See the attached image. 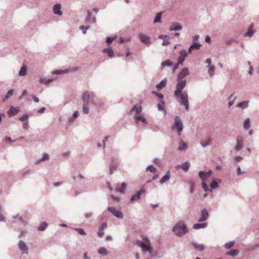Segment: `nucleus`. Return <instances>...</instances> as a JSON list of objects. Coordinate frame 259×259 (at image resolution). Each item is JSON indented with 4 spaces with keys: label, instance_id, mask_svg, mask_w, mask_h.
Returning a JSON list of instances; mask_svg holds the SVG:
<instances>
[{
    "label": "nucleus",
    "instance_id": "nucleus-1",
    "mask_svg": "<svg viewBox=\"0 0 259 259\" xmlns=\"http://www.w3.org/2000/svg\"><path fill=\"white\" fill-rule=\"evenodd\" d=\"M178 83L176 85V89L175 91V96L177 97L178 101L183 104L186 109H189L188 95L186 91L182 92V90L186 87V80H178Z\"/></svg>",
    "mask_w": 259,
    "mask_h": 259
},
{
    "label": "nucleus",
    "instance_id": "nucleus-2",
    "mask_svg": "<svg viewBox=\"0 0 259 259\" xmlns=\"http://www.w3.org/2000/svg\"><path fill=\"white\" fill-rule=\"evenodd\" d=\"M172 231L177 235L181 236L187 232L186 225L184 222L180 221L174 227Z\"/></svg>",
    "mask_w": 259,
    "mask_h": 259
},
{
    "label": "nucleus",
    "instance_id": "nucleus-3",
    "mask_svg": "<svg viewBox=\"0 0 259 259\" xmlns=\"http://www.w3.org/2000/svg\"><path fill=\"white\" fill-rule=\"evenodd\" d=\"M137 244L144 251H148L150 253H152V248L150 246V240L148 238H143V241L138 240Z\"/></svg>",
    "mask_w": 259,
    "mask_h": 259
},
{
    "label": "nucleus",
    "instance_id": "nucleus-4",
    "mask_svg": "<svg viewBox=\"0 0 259 259\" xmlns=\"http://www.w3.org/2000/svg\"><path fill=\"white\" fill-rule=\"evenodd\" d=\"M176 128L178 130L179 136L181 135V133L183 129V125L181 120L179 116H176L175 119V125L173 128Z\"/></svg>",
    "mask_w": 259,
    "mask_h": 259
},
{
    "label": "nucleus",
    "instance_id": "nucleus-5",
    "mask_svg": "<svg viewBox=\"0 0 259 259\" xmlns=\"http://www.w3.org/2000/svg\"><path fill=\"white\" fill-rule=\"evenodd\" d=\"M95 95L93 93L89 91L85 92L82 95L83 104H89L90 99H93Z\"/></svg>",
    "mask_w": 259,
    "mask_h": 259
},
{
    "label": "nucleus",
    "instance_id": "nucleus-6",
    "mask_svg": "<svg viewBox=\"0 0 259 259\" xmlns=\"http://www.w3.org/2000/svg\"><path fill=\"white\" fill-rule=\"evenodd\" d=\"M108 209L110 212H111L114 215H115L117 218H122V214L121 212V211H120L116 209L114 207H108Z\"/></svg>",
    "mask_w": 259,
    "mask_h": 259
},
{
    "label": "nucleus",
    "instance_id": "nucleus-7",
    "mask_svg": "<svg viewBox=\"0 0 259 259\" xmlns=\"http://www.w3.org/2000/svg\"><path fill=\"white\" fill-rule=\"evenodd\" d=\"M212 174V172L211 170L208 171V172H204L202 171H200L199 173V176L201 179L203 181H205L208 178H209Z\"/></svg>",
    "mask_w": 259,
    "mask_h": 259
},
{
    "label": "nucleus",
    "instance_id": "nucleus-8",
    "mask_svg": "<svg viewBox=\"0 0 259 259\" xmlns=\"http://www.w3.org/2000/svg\"><path fill=\"white\" fill-rule=\"evenodd\" d=\"M189 74V70L187 68H183L179 73L177 80H183L182 79Z\"/></svg>",
    "mask_w": 259,
    "mask_h": 259
},
{
    "label": "nucleus",
    "instance_id": "nucleus-9",
    "mask_svg": "<svg viewBox=\"0 0 259 259\" xmlns=\"http://www.w3.org/2000/svg\"><path fill=\"white\" fill-rule=\"evenodd\" d=\"M180 57L178 59L179 63H182L184 60L185 58L187 56V53L186 51L183 50L180 52Z\"/></svg>",
    "mask_w": 259,
    "mask_h": 259
},
{
    "label": "nucleus",
    "instance_id": "nucleus-10",
    "mask_svg": "<svg viewBox=\"0 0 259 259\" xmlns=\"http://www.w3.org/2000/svg\"><path fill=\"white\" fill-rule=\"evenodd\" d=\"M78 69V68L76 67L68 69L57 70L55 72V73L57 74H62V73H68L69 72L76 71Z\"/></svg>",
    "mask_w": 259,
    "mask_h": 259
},
{
    "label": "nucleus",
    "instance_id": "nucleus-11",
    "mask_svg": "<svg viewBox=\"0 0 259 259\" xmlns=\"http://www.w3.org/2000/svg\"><path fill=\"white\" fill-rule=\"evenodd\" d=\"M243 138L241 136H238L237 138V145L236 149L238 150H240L243 147Z\"/></svg>",
    "mask_w": 259,
    "mask_h": 259
},
{
    "label": "nucleus",
    "instance_id": "nucleus-12",
    "mask_svg": "<svg viewBox=\"0 0 259 259\" xmlns=\"http://www.w3.org/2000/svg\"><path fill=\"white\" fill-rule=\"evenodd\" d=\"M61 6L60 4H56L53 8L54 14L61 16L62 12L61 11Z\"/></svg>",
    "mask_w": 259,
    "mask_h": 259
},
{
    "label": "nucleus",
    "instance_id": "nucleus-13",
    "mask_svg": "<svg viewBox=\"0 0 259 259\" xmlns=\"http://www.w3.org/2000/svg\"><path fill=\"white\" fill-rule=\"evenodd\" d=\"M20 112V109L19 107H14L11 106L9 111V114L11 116H14Z\"/></svg>",
    "mask_w": 259,
    "mask_h": 259
},
{
    "label": "nucleus",
    "instance_id": "nucleus-14",
    "mask_svg": "<svg viewBox=\"0 0 259 259\" xmlns=\"http://www.w3.org/2000/svg\"><path fill=\"white\" fill-rule=\"evenodd\" d=\"M139 37L141 41L145 44L150 43V37L144 34H140Z\"/></svg>",
    "mask_w": 259,
    "mask_h": 259
},
{
    "label": "nucleus",
    "instance_id": "nucleus-15",
    "mask_svg": "<svg viewBox=\"0 0 259 259\" xmlns=\"http://www.w3.org/2000/svg\"><path fill=\"white\" fill-rule=\"evenodd\" d=\"M208 216V213L206 209H204L201 211V217L199 219V222H201L205 221Z\"/></svg>",
    "mask_w": 259,
    "mask_h": 259
},
{
    "label": "nucleus",
    "instance_id": "nucleus-16",
    "mask_svg": "<svg viewBox=\"0 0 259 259\" xmlns=\"http://www.w3.org/2000/svg\"><path fill=\"white\" fill-rule=\"evenodd\" d=\"M142 107L140 105H135L131 110L130 112H135L136 114H138L142 112Z\"/></svg>",
    "mask_w": 259,
    "mask_h": 259
},
{
    "label": "nucleus",
    "instance_id": "nucleus-17",
    "mask_svg": "<svg viewBox=\"0 0 259 259\" xmlns=\"http://www.w3.org/2000/svg\"><path fill=\"white\" fill-rule=\"evenodd\" d=\"M212 143V140L210 138H206L202 140L201 142V145L203 147H206L207 146L210 145Z\"/></svg>",
    "mask_w": 259,
    "mask_h": 259
},
{
    "label": "nucleus",
    "instance_id": "nucleus-18",
    "mask_svg": "<svg viewBox=\"0 0 259 259\" xmlns=\"http://www.w3.org/2000/svg\"><path fill=\"white\" fill-rule=\"evenodd\" d=\"M145 191L144 189H141L139 192H138L136 194L134 195L131 198V201H133L134 200H138L142 193H145Z\"/></svg>",
    "mask_w": 259,
    "mask_h": 259
},
{
    "label": "nucleus",
    "instance_id": "nucleus-19",
    "mask_svg": "<svg viewBox=\"0 0 259 259\" xmlns=\"http://www.w3.org/2000/svg\"><path fill=\"white\" fill-rule=\"evenodd\" d=\"M170 178V172L167 171L166 175L164 176L160 180V183L163 184L165 182L167 181Z\"/></svg>",
    "mask_w": 259,
    "mask_h": 259
},
{
    "label": "nucleus",
    "instance_id": "nucleus-20",
    "mask_svg": "<svg viewBox=\"0 0 259 259\" xmlns=\"http://www.w3.org/2000/svg\"><path fill=\"white\" fill-rule=\"evenodd\" d=\"M19 246L20 249L24 252L27 253V248L25 244V243L22 241H20L19 243Z\"/></svg>",
    "mask_w": 259,
    "mask_h": 259
},
{
    "label": "nucleus",
    "instance_id": "nucleus-21",
    "mask_svg": "<svg viewBox=\"0 0 259 259\" xmlns=\"http://www.w3.org/2000/svg\"><path fill=\"white\" fill-rule=\"evenodd\" d=\"M125 187H126V184L124 182H123L121 184L120 186H118L116 188V191L120 192V193H124Z\"/></svg>",
    "mask_w": 259,
    "mask_h": 259
},
{
    "label": "nucleus",
    "instance_id": "nucleus-22",
    "mask_svg": "<svg viewBox=\"0 0 259 259\" xmlns=\"http://www.w3.org/2000/svg\"><path fill=\"white\" fill-rule=\"evenodd\" d=\"M166 84V79L162 80L159 84H158L156 86V88L157 90L160 91L163 88H164Z\"/></svg>",
    "mask_w": 259,
    "mask_h": 259
},
{
    "label": "nucleus",
    "instance_id": "nucleus-23",
    "mask_svg": "<svg viewBox=\"0 0 259 259\" xmlns=\"http://www.w3.org/2000/svg\"><path fill=\"white\" fill-rule=\"evenodd\" d=\"M182 27L179 24H172L170 27V30H181Z\"/></svg>",
    "mask_w": 259,
    "mask_h": 259
},
{
    "label": "nucleus",
    "instance_id": "nucleus-24",
    "mask_svg": "<svg viewBox=\"0 0 259 259\" xmlns=\"http://www.w3.org/2000/svg\"><path fill=\"white\" fill-rule=\"evenodd\" d=\"M103 52L104 53H107L108 56L110 57H113V55H114L113 51L112 50V49H111V48L104 49L103 51Z\"/></svg>",
    "mask_w": 259,
    "mask_h": 259
},
{
    "label": "nucleus",
    "instance_id": "nucleus-25",
    "mask_svg": "<svg viewBox=\"0 0 259 259\" xmlns=\"http://www.w3.org/2000/svg\"><path fill=\"white\" fill-rule=\"evenodd\" d=\"M206 223H201V224H196L194 225L193 228L195 229H199L201 228H204L206 226Z\"/></svg>",
    "mask_w": 259,
    "mask_h": 259
},
{
    "label": "nucleus",
    "instance_id": "nucleus-26",
    "mask_svg": "<svg viewBox=\"0 0 259 259\" xmlns=\"http://www.w3.org/2000/svg\"><path fill=\"white\" fill-rule=\"evenodd\" d=\"M201 46V45H199L198 44H194L193 45H191L190 47V48L189 49V52L191 53V51L193 49H196V50L199 49Z\"/></svg>",
    "mask_w": 259,
    "mask_h": 259
},
{
    "label": "nucleus",
    "instance_id": "nucleus-27",
    "mask_svg": "<svg viewBox=\"0 0 259 259\" xmlns=\"http://www.w3.org/2000/svg\"><path fill=\"white\" fill-rule=\"evenodd\" d=\"M135 118L138 121H141L143 123H146L147 122L146 119L143 116L140 115H136Z\"/></svg>",
    "mask_w": 259,
    "mask_h": 259
},
{
    "label": "nucleus",
    "instance_id": "nucleus-28",
    "mask_svg": "<svg viewBox=\"0 0 259 259\" xmlns=\"http://www.w3.org/2000/svg\"><path fill=\"white\" fill-rule=\"evenodd\" d=\"M27 68L26 66L23 65L19 71V75L20 76H24L26 74Z\"/></svg>",
    "mask_w": 259,
    "mask_h": 259
},
{
    "label": "nucleus",
    "instance_id": "nucleus-29",
    "mask_svg": "<svg viewBox=\"0 0 259 259\" xmlns=\"http://www.w3.org/2000/svg\"><path fill=\"white\" fill-rule=\"evenodd\" d=\"M98 252L102 255H106L108 254V251L104 247H100L98 250Z\"/></svg>",
    "mask_w": 259,
    "mask_h": 259
},
{
    "label": "nucleus",
    "instance_id": "nucleus-30",
    "mask_svg": "<svg viewBox=\"0 0 259 259\" xmlns=\"http://www.w3.org/2000/svg\"><path fill=\"white\" fill-rule=\"evenodd\" d=\"M179 167H181L182 169L186 170H188L190 167V163L188 162L183 163L181 165H179Z\"/></svg>",
    "mask_w": 259,
    "mask_h": 259
},
{
    "label": "nucleus",
    "instance_id": "nucleus-31",
    "mask_svg": "<svg viewBox=\"0 0 259 259\" xmlns=\"http://www.w3.org/2000/svg\"><path fill=\"white\" fill-rule=\"evenodd\" d=\"M193 245L195 248L198 250L203 251L204 249V247L203 244H197L196 243H193Z\"/></svg>",
    "mask_w": 259,
    "mask_h": 259
},
{
    "label": "nucleus",
    "instance_id": "nucleus-32",
    "mask_svg": "<svg viewBox=\"0 0 259 259\" xmlns=\"http://www.w3.org/2000/svg\"><path fill=\"white\" fill-rule=\"evenodd\" d=\"M252 29H253V26L252 25H251L248 28V31L245 33L244 35L245 36L248 35L249 36H251L253 34V32H254L253 30H252Z\"/></svg>",
    "mask_w": 259,
    "mask_h": 259
},
{
    "label": "nucleus",
    "instance_id": "nucleus-33",
    "mask_svg": "<svg viewBox=\"0 0 259 259\" xmlns=\"http://www.w3.org/2000/svg\"><path fill=\"white\" fill-rule=\"evenodd\" d=\"M48 224L46 222H43L38 227V230L40 231H44L47 227Z\"/></svg>",
    "mask_w": 259,
    "mask_h": 259
},
{
    "label": "nucleus",
    "instance_id": "nucleus-34",
    "mask_svg": "<svg viewBox=\"0 0 259 259\" xmlns=\"http://www.w3.org/2000/svg\"><path fill=\"white\" fill-rule=\"evenodd\" d=\"M158 108L159 110H163L164 108V102L162 100H160L157 105Z\"/></svg>",
    "mask_w": 259,
    "mask_h": 259
},
{
    "label": "nucleus",
    "instance_id": "nucleus-35",
    "mask_svg": "<svg viewBox=\"0 0 259 259\" xmlns=\"http://www.w3.org/2000/svg\"><path fill=\"white\" fill-rule=\"evenodd\" d=\"M215 67L213 65L208 66V72L209 74L212 76L213 75Z\"/></svg>",
    "mask_w": 259,
    "mask_h": 259
},
{
    "label": "nucleus",
    "instance_id": "nucleus-36",
    "mask_svg": "<svg viewBox=\"0 0 259 259\" xmlns=\"http://www.w3.org/2000/svg\"><path fill=\"white\" fill-rule=\"evenodd\" d=\"M238 251L237 250L232 249L230 251H228L226 253L227 255H231L232 256H235L237 255Z\"/></svg>",
    "mask_w": 259,
    "mask_h": 259
},
{
    "label": "nucleus",
    "instance_id": "nucleus-37",
    "mask_svg": "<svg viewBox=\"0 0 259 259\" xmlns=\"http://www.w3.org/2000/svg\"><path fill=\"white\" fill-rule=\"evenodd\" d=\"M244 128L246 130H247L250 127V120L249 118H247L244 122L243 124Z\"/></svg>",
    "mask_w": 259,
    "mask_h": 259
},
{
    "label": "nucleus",
    "instance_id": "nucleus-38",
    "mask_svg": "<svg viewBox=\"0 0 259 259\" xmlns=\"http://www.w3.org/2000/svg\"><path fill=\"white\" fill-rule=\"evenodd\" d=\"M172 65V63L169 60H166L165 61H163V62H162L161 63V66L164 67L165 66H171Z\"/></svg>",
    "mask_w": 259,
    "mask_h": 259
},
{
    "label": "nucleus",
    "instance_id": "nucleus-39",
    "mask_svg": "<svg viewBox=\"0 0 259 259\" xmlns=\"http://www.w3.org/2000/svg\"><path fill=\"white\" fill-rule=\"evenodd\" d=\"M146 170L150 171L151 172H152L153 174H155L156 171V169L153 165H150L147 168Z\"/></svg>",
    "mask_w": 259,
    "mask_h": 259
},
{
    "label": "nucleus",
    "instance_id": "nucleus-40",
    "mask_svg": "<svg viewBox=\"0 0 259 259\" xmlns=\"http://www.w3.org/2000/svg\"><path fill=\"white\" fill-rule=\"evenodd\" d=\"M247 106H248V102H247V101H243L241 103H239L237 105V107H238L246 108Z\"/></svg>",
    "mask_w": 259,
    "mask_h": 259
},
{
    "label": "nucleus",
    "instance_id": "nucleus-41",
    "mask_svg": "<svg viewBox=\"0 0 259 259\" xmlns=\"http://www.w3.org/2000/svg\"><path fill=\"white\" fill-rule=\"evenodd\" d=\"M88 104H83L82 110H83V113H85V114H88L89 113V107H88Z\"/></svg>",
    "mask_w": 259,
    "mask_h": 259
},
{
    "label": "nucleus",
    "instance_id": "nucleus-42",
    "mask_svg": "<svg viewBox=\"0 0 259 259\" xmlns=\"http://www.w3.org/2000/svg\"><path fill=\"white\" fill-rule=\"evenodd\" d=\"M187 147L186 143L183 141H181L179 144V149L183 150Z\"/></svg>",
    "mask_w": 259,
    "mask_h": 259
},
{
    "label": "nucleus",
    "instance_id": "nucleus-43",
    "mask_svg": "<svg viewBox=\"0 0 259 259\" xmlns=\"http://www.w3.org/2000/svg\"><path fill=\"white\" fill-rule=\"evenodd\" d=\"M161 14L158 13L156 15L155 19L154 20V23H157V22H160L161 21Z\"/></svg>",
    "mask_w": 259,
    "mask_h": 259
},
{
    "label": "nucleus",
    "instance_id": "nucleus-44",
    "mask_svg": "<svg viewBox=\"0 0 259 259\" xmlns=\"http://www.w3.org/2000/svg\"><path fill=\"white\" fill-rule=\"evenodd\" d=\"M169 44V37L168 36H164L163 39V41L162 44V46H167Z\"/></svg>",
    "mask_w": 259,
    "mask_h": 259
},
{
    "label": "nucleus",
    "instance_id": "nucleus-45",
    "mask_svg": "<svg viewBox=\"0 0 259 259\" xmlns=\"http://www.w3.org/2000/svg\"><path fill=\"white\" fill-rule=\"evenodd\" d=\"M117 165L113 163H111L110 166L109 174L111 175L113 173V171L116 169Z\"/></svg>",
    "mask_w": 259,
    "mask_h": 259
},
{
    "label": "nucleus",
    "instance_id": "nucleus-46",
    "mask_svg": "<svg viewBox=\"0 0 259 259\" xmlns=\"http://www.w3.org/2000/svg\"><path fill=\"white\" fill-rule=\"evenodd\" d=\"M234 242H229L228 243H226L225 245V246L226 248L227 249H230L234 245Z\"/></svg>",
    "mask_w": 259,
    "mask_h": 259
},
{
    "label": "nucleus",
    "instance_id": "nucleus-47",
    "mask_svg": "<svg viewBox=\"0 0 259 259\" xmlns=\"http://www.w3.org/2000/svg\"><path fill=\"white\" fill-rule=\"evenodd\" d=\"M13 92H14L13 90H10L8 92L7 94L5 97V100H7L10 96H12L13 94Z\"/></svg>",
    "mask_w": 259,
    "mask_h": 259
},
{
    "label": "nucleus",
    "instance_id": "nucleus-48",
    "mask_svg": "<svg viewBox=\"0 0 259 259\" xmlns=\"http://www.w3.org/2000/svg\"><path fill=\"white\" fill-rule=\"evenodd\" d=\"M211 189H215L218 187V184L215 181H213L210 184Z\"/></svg>",
    "mask_w": 259,
    "mask_h": 259
},
{
    "label": "nucleus",
    "instance_id": "nucleus-49",
    "mask_svg": "<svg viewBox=\"0 0 259 259\" xmlns=\"http://www.w3.org/2000/svg\"><path fill=\"white\" fill-rule=\"evenodd\" d=\"M29 115L28 114H25L20 118V120L22 121H27V119L28 118Z\"/></svg>",
    "mask_w": 259,
    "mask_h": 259
},
{
    "label": "nucleus",
    "instance_id": "nucleus-50",
    "mask_svg": "<svg viewBox=\"0 0 259 259\" xmlns=\"http://www.w3.org/2000/svg\"><path fill=\"white\" fill-rule=\"evenodd\" d=\"M232 97H233V95H231L229 97V100H230V101H229V103H228V104H229V107H230L231 106H232V105L233 104V103H234V100H235V98H234V99H233V100L232 101H231V99H232Z\"/></svg>",
    "mask_w": 259,
    "mask_h": 259
},
{
    "label": "nucleus",
    "instance_id": "nucleus-51",
    "mask_svg": "<svg viewBox=\"0 0 259 259\" xmlns=\"http://www.w3.org/2000/svg\"><path fill=\"white\" fill-rule=\"evenodd\" d=\"M115 39V37H108L107 38L106 42L107 44L111 43Z\"/></svg>",
    "mask_w": 259,
    "mask_h": 259
},
{
    "label": "nucleus",
    "instance_id": "nucleus-52",
    "mask_svg": "<svg viewBox=\"0 0 259 259\" xmlns=\"http://www.w3.org/2000/svg\"><path fill=\"white\" fill-rule=\"evenodd\" d=\"M79 28L80 29H81L82 30V32L84 34H85L86 33L87 30L89 29L88 26L85 27L84 26H80Z\"/></svg>",
    "mask_w": 259,
    "mask_h": 259
},
{
    "label": "nucleus",
    "instance_id": "nucleus-53",
    "mask_svg": "<svg viewBox=\"0 0 259 259\" xmlns=\"http://www.w3.org/2000/svg\"><path fill=\"white\" fill-rule=\"evenodd\" d=\"M76 230L80 235H84L85 234V232L82 229H80V228L76 229Z\"/></svg>",
    "mask_w": 259,
    "mask_h": 259
},
{
    "label": "nucleus",
    "instance_id": "nucleus-54",
    "mask_svg": "<svg viewBox=\"0 0 259 259\" xmlns=\"http://www.w3.org/2000/svg\"><path fill=\"white\" fill-rule=\"evenodd\" d=\"M49 155L47 154H45L42 158L39 161H44L49 159Z\"/></svg>",
    "mask_w": 259,
    "mask_h": 259
},
{
    "label": "nucleus",
    "instance_id": "nucleus-55",
    "mask_svg": "<svg viewBox=\"0 0 259 259\" xmlns=\"http://www.w3.org/2000/svg\"><path fill=\"white\" fill-rule=\"evenodd\" d=\"M98 235L99 237H102L104 235V232L103 230L102 229L99 228L98 232Z\"/></svg>",
    "mask_w": 259,
    "mask_h": 259
},
{
    "label": "nucleus",
    "instance_id": "nucleus-56",
    "mask_svg": "<svg viewBox=\"0 0 259 259\" xmlns=\"http://www.w3.org/2000/svg\"><path fill=\"white\" fill-rule=\"evenodd\" d=\"M202 188H203V189L205 191H207V185H206V184L205 183L204 181H203L202 182Z\"/></svg>",
    "mask_w": 259,
    "mask_h": 259
},
{
    "label": "nucleus",
    "instance_id": "nucleus-57",
    "mask_svg": "<svg viewBox=\"0 0 259 259\" xmlns=\"http://www.w3.org/2000/svg\"><path fill=\"white\" fill-rule=\"evenodd\" d=\"M106 227H107V224L106 223H103L99 227V228L102 229V230H104V229Z\"/></svg>",
    "mask_w": 259,
    "mask_h": 259
},
{
    "label": "nucleus",
    "instance_id": "nucleus-58",
    "mask_svg": "<svg viewBox=\"0 0 259 259\" xmlns=\"http://www.w3.org/2000/svg\"><path fill=\"white\" fill-rule=\"evenodd\" d=\"M110 136H106L103 140V148L105 147V142L107 141Z\"/></svg>",
    "mask_w": 259,
    "mask_h": 259
},
{
    "label": "nucleus",
    "instance_id": "nucleus-59",
    "mask_svg": "<svg viewBox=\"0 0 259 259\" xmlns=\"http://www.w3.org/2000/svg\"><path fill=\"white\" fill-rule=\"evenodd\" d=\"M32 97L34 101L36 103H38L39 102V100L36 96L33 95L32 96Z\"/></svg>",
    "mask_w": 259,
    "mask_h": 259
},
{
    "label": "nucleus",
    "instance_id": "nucleus-60",
    "mask_svg": "<svg viewBox=\"0 0 259 259\" xmlns=\"http://www.w3.org/2000/svg\"><path fill=\"white\" fill-rule=\"evenodd\" d=\"M206 63L208 64V66H212L211 65V60L210 58H208L206 60Z\"/></svg>",
    "mask_w": 259,
    "mask_h": 259
},
{
    "label": "nucleus",
    "instance_id": "nucleus-61",
    "mask_svg": "<svg viewBox=\"0 0 259 259\" xmlns=\"http://www.w3.org/2000/svg\"><path fill=\"white\" fill-rule=\"evenodd\" d=\"M46 110V108L45 107H42L40 109L38 110V113H43Z\"/></svg>",
    "mask_w": 259,
    "mask_h": 259
},
{
    "label": "nucleus",
    "instance_id": "nucleus-62",
    "mask_svg": "<svg viewBox=\"0 0 259 259\" xmlns=\"http://www.w3.org/2000/svg\"><path fill=\"white\" fill-rule=\"evenodd\" d=\"M23 127L24 128L27 130L28 128V121H26V122L23 123Z\"/></svg>",
    "mask_w": 259,
    "mask_h": 259
},
{
    "label": "nucleus",
    "instance_id": "nucleus-63",
    "mask_svg": "<svg viewBox=\"0 0 259 259\" xmlns=\"http://www.w3.org/2000/svg\"><path fill=\"white\" fill-rule=\"evenodd\" d=\"M157 96L160 99H161V100L163 99V96L162 94H160V93H158V94H157Z\"/></svg>",
    "mask_w": 259,
    "mask_h": 259
},
{
    "label": "nucleus",
    "instance_id": "nucleus-64",
    "mask_svg": "<svg viewBox=\"0 0 259 259\" xmlns=\"http://www.w3.org/2000/svg\"><path fill=\"white\" fill-rule=\"evenodd\" d=\"M205 41L208 42H210V38L209 36H206V37L205 38Z\"/></svg>",
    "mask_w": 259,
    "mask_h": 259
}]
</instances>
